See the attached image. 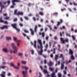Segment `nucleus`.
Returning <instances> with one entry per match:
<instances>
[{
  "mask_svg": "<svg viewBox=\"0 0 77 77\" xmlns=\"http://www.w3.org/2000/svg\"><path fill=\"white\" fill-rule=\"evenodd\" d=\"M64 32H62V33L60 32V36H62V35H64Z\"/></svg>",
  "mask_w": 77,
  "mask_h": 77,
  "instance_id": "obj_30",
  "label": "nucleus"
},
{
  "mask_svg": "<svg viewBox=\"0 0 77 77\" xmlns=\"http://www.w3.org/2000/svg\"><path fill=\"white\" fill-rule=\"evenodd\" d=\"M73 4L74 6H77V4L75 3L74 2H73Z\"/></svg>",
  "mask_w": 77,
  "mask_h": 77,
  "instance_id": "obj_52",
  "label": "nucleus"
},
{
  "mask_svg": "<svg viewBox=\"0 0 77 77\" xmlns=\"http://www.w3.org/2000/svg\"><path fill=\"white\" fill-rule=\"evenodd\" d=\"M45 32H46V31H47V30H48V28L47 27H46L45 28Z\"/></svg>",
  "mask_w": 77,
  "mask_h": 77,
  "instance_id": "obj_62",
  "label": "nucleus"
},
{
  "mask_svg": "<svg viewBox=\"0 0 77 77\" xmlns=\"http://www.w3.org/2000/svg\"><path fill=\"white\" fill-rule=\"evenodd\" d=\"M34 30L35 32H36L37 30V26L36 25L35 26V27L34 28Z\"/></svg>",
  "mask_w": 77,
  "mask_h": 77,
  "instance_id": "obj_32",
  "label": "nucleus"
},
{
  "mask_svg": "<svg viewBox=\"0 0 77 77\" xmlns=\"http://www.w3.org/2000/svg\"><path fill=\"white\" fill-rule=\"evenodd\" d=\"M6 74V72H2V74H1L0 75L2 77H5V75Z\"/></svg>",
  "mask_w": 77,
  "mask_h": 77,
  "instance_id": "obj_10",
  "label": "nucleus"
},
{
  "mask_svg": "<svg viewBox=\"0 0 77 77\" xmlns=\"http://www.w3.org/2000/svg\"><path fill=\"white\" fill-rule=\"evenodd\" d=\"M48 38H49L48 36H47L46 37L45 39L46 40H48Z\"/></svg>",
  "mask_w": 77,
  "mask_h": 77,
  "instance_id": "obj_64",
  "label": "nucleus"
},
{
  "mask_svg": "<svg viewBox=\"0 0 77 77\" xmlns=\"http://www.w3.org/2000/svg\"><path fill=\"white\" fill-rule=\"evenodd\" d=\"M38 49H39V48H40L41 50L40 51H38V53L39 54V55H42V53H43V50H42V48H43V47H39V45L38 46Z\"/></svg>",
  "mask_w": 77,
  "mask_h": 77,
  "instance_id": "obj_3",
  "label": "nucleus"
},
{
  "mask_svg": "<svg viewBox=\"0 0 77 77\" xmlns=\"http://www.w3.org/2000/svg\"><path fill=\"white\" fill-rule=\"evenodd\" d=\"M66 35L67 36H69V37H71V35H70V34H68V33H66Z\"/></svg>",
  "mask_w": 77,
  "mask_h": 77,
  "instance_id": "obj_35",
  "label": "nucleus"
},
{
  "mask_svg": "<svg viewBox=\"0 0 77 77\" xmlns=\"http://www.w3.org/2000/svg\"><path fill=\"white\" fill-rule=\"evenodd\" d=\"M13 39L14 41H17V38L15 37H13Z\"/></svg>",
  "mask_w": 77,
  "mask_h": 77,
  "instance_id": "obj_34",
  "label": "nucleus"
},
{
  "mask_svg": "<svg viewBox=\"0 0 77 77\" xmlns=\"http://www.w3.org/2000/svg\"><path fill=\"white\" fill-rule=\"evenodd\" d=\"M3 51H5V52H8V49H7V48L3 49Z\"/></svg>",
  "mask_w": 77,
  "mask_h": 77,
  "instance_id": "obj_27",
  "label": "nucleus"
},
{
  "mask_svg": "<svg viewBox=\"0 0 77 77\" xmlns=\"http://www.w3.org/2000/svg\"><path fill=\"white\" fill-rule=\"evenodd\" d=\"M48 64L49 67H51V66H53L54 63L53 62H52L51 61H50Z\"/></svg>",
  "mask_w": 77,
  "mask_h": 77,
  "instance_id": "obj_8",
  "label": "nucleus"
},
{
  "mask_svg": "<svg viewBox=\"0 0 77 77\" xmlns=\"http://www.w3.org/2000/svg\"><path fill=\"white\" fill-rule=\"evenodd\" d=\"M34 44L33 45L34 47L35 48H36V41H35L34 42Z\"/></svg>",
  "mask_w": 77,
  "mask_h": 77,
  "instance_id": "obj_16",
  "label": "nucleus"
},
{
  "mask_svg": "<svg viewBox=\"0 0 77 77\" xmlns=\"http://www.w3.org/2000/svg\"><path fill=\"white\" fill-rule=\"evenodd\" d=\"M59 57V55L57 54L55 56L54 59L55 60L57 61V59H58V58Z\"/></svg>",
  "mask_w": 77,
  "mask_h": 77,
  "instance_id": "obj_12",
  "label": "nucleus"
},
{
  "mask_svg": "<svg viewBox=\"0 0 77 77\" xmlns=\"http://www.w3.org/2000/svg\"><path fill=\"white\" fill-rule=\"evenodd\" d=\"M38 42L39 43L40 45V47H43L42 45V42H41V40H38Z\"/></svg>",
  "mask_w": 77,
  "mask_h": 77,
  "instance_id": "obj_11",
  "label": "nucleus"
},
{
  "mask_svg": "<svg viewBox=\"0 0 77 77\" xmlns=\"http://www.w3.org/2000/svg\"><path fill=\"white\" fill-rule=\"evenodd\" d=\"M30 31L31 32V35H34V32H33V31L32 29H30Z\"/></svg>",
  "mask_w": 77,
  "mask_h": 77,
  "instance_id": "obj_22",
  "label": "nucleus"
},
{
  "mask_svg": "<svg viewBox=\"0 0 77 77\" xmlns=\"http://www.w3.org/2000/svg\"><path fill=\"white\" fill-rule=\"evenodd\" d=\"M64 68V65L63 64H61V69H63Z\"/></svg>",
  "mask_w": 77,
  "mask_h": 77,
  "instance_id": "obj_19",
  "label": "nucleus"
},
{
  "mask_svg": "<svg viewBox=\"0 0 77 77\" xmlns=\"http://www.w3.org/2000/svg\"><path fill=\"white\" fill-rule=\"evenodd\" d=\"M1 68L2 69H5L6 68V66H2L1 67Z\"/></svg>",
  "mask_w": 77,
  "mask_h": 77,
  "instance_id": "obj_48",
  "label": "nucleus"
},
{
  "mask_svg": "<svg viewBox=\"0 0 77 77\" xmlns=\"http://www.w3.org/2000/svg\"><path fill=\"white\" fill-rule=\"evenodd\" d=\"M12 5H16V4H15V2H18V3H20V0H12Z\"/></svg>",
  "mask_w": 77,
  "mask_h": 77,
  "instance_id": "obj_5",
  "label": "nucleus"
},
{
  "mask_svg": "<svg viewBox=\"0 0 77 77\" xmlns=\"http://www.w3.org/2000/svg\"><path fill=\"white\" fill-rule=\"evenodd\" d=\"M22 68L23 69H25L26 70H27V69H29V68H28V67L25 66H22Z\"/></svg>",
  "mask_w": 77,
  "mask_h": 77,
  "instance_id": "obj_23",
  "label": "nucleus"
},
{
  "mask_svg": "<svg viewBox=\"0 0 77 77\" xmlns=\"http://www.w3.org/2000/svg\"><path fill=\"white\" fill-rule=\"evenodd\" d=\"M22 34L24 36H26V38H27V39H30V38H29V36H27L26 34H25L24 33H23Z\"/></svg>",
  "mask_w": 77,
  "mask_h": 77,
  "instance_id": "obj_18",
  "label": "nucleus"
},
{
  "mask_svg": "<svg viewBox=\"0 0 77 77\" xmlns=\"http://www.w3.org/2000/svg\"><path fill=\"white\" fill-rule=\"evenodd\" d=\"M40 68L42 70H43V68H42V67L41 66H40Z\"/></svg>",
  "mask_w": 77,
  "mask_h": 77,
  "instance_id": "obj_61",
  "label": "nucleus"
},
{
  "mask_svg": "<svg viewBox=\"0 0 77 77\" xmlns=\"http://www.w3.org/2000/svg\"><path fill=\"white\" fill-rule=\"evenodd\" d=\"M71 60H70L69 61H67L66 62V64H68V63H71Z\"/></svg>",
  "mask_w": 77,
  "mask_h": 77,
  "instance_id": "obj_37",
  "label": "nucleus"
},
{
  "mask_svg": "<svg viewBox=\"0 0 77 77\" xmlns=\"http://www.w3.org/2000/svg\"><path fill=\"white\" fill-rule=\"evenodd\" d=\"M24 18L26 20H27V21L29 20V18L28 17H27L25 16L24 17Z\"/></svg>",
  "mask_w": 77,
  "mask_h": 77,
  "instance_id": "obj_28",
  "label": "nucleus"
},
{
  "mask_svg": "<svg viewBox=\"0 0 77 77\" xmlns=\"http://www.w3.org/2000/svg\"><path fill=\"white\" fill-rule=\"evenodd\" d=\"M21 63H23V64H26V62L22 61Z\"/></svg>",
  "mask_w": 77,
  "mask_h": 77,
  "instance_id": "obj_45",
  "label": "nucleus"
},
{
  "mask_svg": "<svg viewBox=\"0 0 77 77\" xmlns=\"http://www.w3.org/2000/svg\"><path fill=\"white\" fill-rule=\"evenodd\" d=\"M39 14L41 15H42V16L44 15V13H43V12L41 11H40L39 13Z\"/></svg>",
  "mask_w": 77,
  "mask_h": 77,
  "instance_id": "obj_29",
  "label": "nucleus"
},
{
  "mask_svg": "<svg viewBox=\"0 0 77 77\" xmlns=\"http://www.w3.org/2000/svg\"><path fill=\"white\" fill-rule=\"evenodd\" d=\"M16 5H13L11 6V8H14V6H15Z\"/></svg>",
  "mask_w": 77,
  "mask_h": 77,
  "instance_id": "obj_58",
  "label": "nucleus"
},
{
  "mask_svg": "<svg viewBox=\"0 0 77 77\" xmlns=\"http://www.w3.org/2000/svg\"><path fill=\"white\" fill-rule=\"evenodd\" d=\"M48 44H46V45L45 46V48H48Z\"/></svg>",
  "mask_w": 77,
  "mask_h": 77,
  "instance_id": "obj_53",
  "label": "nucleus"
},
{
  "mask_svg": "<svg viewBox=\"0 0 77 77\" xmlns=\"http://www.w3.org/2000/svg\"><path fill=\"white\" fill-rule=\"evenodd\" d=\"M17 20V18H16L13 20V21L14 22H16Z\"/></svg>",
  "mask_w": 77,
  "mask_h": 77,
  "instance_id": "obj_42",
  "label": "nucleus"
},
{
  "mask_svg": "<svg viewBox=\"0 0 77 77\" xmlns=\"http://www.w3.org/2000/svg\"><path fill=\"white\" fill-rule=\"evenodd\" d=\"M10 66H12L13 67H14V68L15 66L14 65V63H10Z\"/></svg>",
  "mask_w": 77,
  "mask_h": 77,
  "instance_id": "obj_33",
  "label": "nucleus"
},
{
  "mask_svg": "<svg viewBox=\"0 0 77 77\" xmlns=\"http://www.w3.org/2000/svg\"><path fill=\"white\" fill-rule=\"evenodd\" d=\"M60 22H57V26H59L60 24H62V23H63V20L62 19H60Z\"/></svg>",
  "mask_w": 77,
  "mask_h": 77,
  "instance_id": "obj_6",
  "label": "nucleus"
},
{
  "mask_svg": "<svg viewBox=\"0 0 77 77\" xmlns=\"http://www.w3.org/2000/svg\"><path fill=\"white\" fill-rule=\"evenodd\" d=\"M32 19L34 21H36V18L35 17H33Z\"/></svg>",
  "mask_w": 77,
  "mask_h": 77,
  "instance_id": "obj_56",
  "label": "nucleus"
},
{
  "mask_svg": "<svg viewBox=\"0 0 77 77\" xmlns=\"http://www.w3.org/2000/svg\"><path fill=\"white\" fill-rule=\"evenodd\" d=\"M15 29H16L17 32H19L20 31V29L17 28H16Z\"/></svg>",
  "mask_w": 77,
  "mask_h": 77,
  "instance_id": "obj_43",
  "label": "nucleus"
},
{
  "mask_svg": "<svg viewBox=\"0 0 77 77\" xmlns=\"http://www.w3.org/2000/svg\"><path fill=\"white\" fill-rule=\"evenodd\" d=\"M17 9H16L14 11V15H17Z\"/></svg>",
  "mask_w": 77,
  "mask_h": 77,
  "instance_id": "obj_24",
  "label": "nucleus"
},
{
  "mask_svg": "<svg viewBox=\"0 0 77 77\" xmlns=\"http://www.w3.org/2000/svg\"><path fill=\"white\" fill-rule=\"evenodd\" d=\"M58 77H62V75H61V73H59L58 74Z\"/></svg>",
  "mask_w": 77,
  "mask_h": 77,
  "instance_id": "obj_39",
  "label": "nucleus"
},
{
  "mask_svg": "<svg viewBox=\"0 0 77 77\" xmlns=\"http://www.w3.org/2000/svg\"><path fill=\"white\" fill-rule=\"evenodd\" d=\"M0 23H4V24H8V22L7 21H4L2 20V17H1L0 18Z\"/></svg>",
  "mask_w": 77,
  "mask_h": 77,
  "instance_id": "obj_7",
  "label": "nucleus"
},
{
  "mask_svg": "<svg viewBox=\"0 0 77 77\" xmlns=\"http://www.w3.org/2000/svg\"><path fill=\"white\" fill-rule=\"evenodd\" d=\"M58 14V13L57 12H55L53 14L54 15H57Z\"/></svg>",
  "mask_w": 77,
  "mask_h": 77,
  "instance_id": "obj_55",
  "label": "nucleus"
},
{
  "mask_svg": "<svg viewBox=\"0 0 77 77\" xmlns=\"http://www.w3.org/2000/svg\"><path fill=\"white\" fill-rule=\"evenodd\" d=\"M47 26H48V27H49V28L50 30H51L52 28H51V26L48 25Z\"/></svg>",
  "mask_w": 77,
  "mask_h": 77,
  "instance_id": "obj_46",
  "label": "nucleus"
},
{
  "mask_svg": "<svg viewBox=\"0 0 77 77\" xmlns=\"http://www.w3.org/2000/svg\"><path fill=\"white\" fill-rule=\"evenodd\" d=\"M51 77H56L55 72H53L51 74Z\"/></svg>",
  "mask_w": 77,
  "mask_h": 77,
  "instance_id": "obj_14",
  "label": "nucleus"
},
{
  "mask_svg": "<svg viewBox=\"0 0 77 77\" xmlns=\"http://www.w3.org/2000/svg\"><path fill=\"white\" fill-rule=\"evenodd\" d=\"M50 56L51 57V58H53V55L52 54H51Z\"/></svg>",
  "mask_w": 77,
  "mask_h": 77,
  "instance_id": "obj_57",
  "label": "nucleus"
},
{
  "mask_svg": "<svg viewBox=\"0 0 77 77\" xmlns=\"http://www.w3.org/2000/svg\"><path fill=\"white\" fill-rule=\"evenodd\" d=\"M56 49L55 48H54L53 49V54H55L56 53Z\"/></svg>",
  "mask_w": 77,
  "mask_h": 77,
  "instance_id": "obj_41",
  "label": "nucleus"
},
{
  "mask_svg": "<svg viewBox=\"0 0 77 77\" xmlns=\"http://www.w3.org/2000/svg\"><path fill=\"white\" fill-rule=\"evenodd\" d=\"M23 15V12H18L17 13V15Z\"/></svg>",
  "mask_w": 77,
  "mask_h": 77,
  "instance_id": "obj_13",
  "label": "nucleus"
},
{
  "mask_svg": "<svg viewBox=\"0 0 77 77\" xmlns=\"http://www.w3.org/2000/svg\"><path fill=\"white\" fill-rule=\"evenodd\" d=\"M11 73H8V76H11Z\"/></svg>",
  "mask_w": 77,
  "mask_h": 77,
  "instance_id": "obj_60",
  "label": "nucleus"
},
{
  "mask_svg": "<svg viewBox=\"0 0 77 77\" xmlns=\"http://www.w3.org/2000/svg\"><path fill=\"white\" fill-rule=\"evenodd\" d=\"M60 41L62 44H65V42H68L69 40L68 38H66L65 40H64V39L63 38H60Z\"/></svg>",
  "mask_w": 77,
  "mask_h": 77,
  "instance_id": "obj_2",
  "label": "nucleus"
},
{
  "mask_svg": "<svg viewBox=\"0 0 77 77\" xmlns=\"http://www.w3.org/2000/svg\"><path fill=\"white\" fill-rule=\"evenodd\" d=\"M7 3H8V5H10V3H11V1H10L9 0H8L7 1Z\"/></svg>",
  "mask_w": 77,
  "mask_h": 77,
  "instance_id": "obj_51",
  "label": "nucleus"
},
{
  "mask_svg": "<svg viewBox=\"0 0 77 77\" xmlns=\"http://www.w3.org/2000/svg\"><path fill=\"white\" fill-rule=\"evenodd\" d=\"M63 74H64V75H66V71H63Z\"/></svg>",
  "mask_w": 77,
  "mask_h": 77,
  "instance_id": "obj_54",
  "label": "nucleus"
},
{
  "mask_svg": "<svg viewBox=\"0 0 77 77\" xmlns=\"http://www.w3.org/2000/svg\"><path fill=\"white\" fill-rule=\"evenodd\" d=\"M23 30L25 33H29V32L28 30L26 29H24Z\"/></svg>",
  "mask_w": 77,
  "mask_h": 77,
  "instance_id": "obj_31",
  "label": "nucleus"
},
{
  "mask_svg": "<svg viewBox=\"0 0 77 77\" xmlns=\"http://www.w3.org/2000/svg\"><path fill=\"white\" fill-rule=\"evenodd\" d=\"M42 35L43 38H44L45 36V34H44V32H42Z\"/></svg>",
  "mask_w": 77,
  "mask_h": 77,
  "instance_id": "obj_47",
  "label": "nucleus"
},
{
  "mask_svg": "<svg viewBox=\"0 0 77 77\" xmlns=\"http://www.w3.org/2000/svg\"><path fill=\"white\" fill-rule=\"evenodd\" d=\"M44 63L45 64H46V63H47V60H44Z\"/></svg>",
  "mask_w": 77,
  "mask_h": 77,
  "instance_id": "obj_63",
  "label": "nucleus"
},
{
  "mask_svg": "<svg viewBox=\"0 0 77 77\" xmlns=\"http://www.w3.org/2000/svg\"><path fill=\"white\" fill-rule=\"evenodd\" d=\"M60 58H61L62 57V60L63 61L64 60V57L63 56V55L62 54H60Z\"/></svg>",
  "mask_w": 77,
  "mask_h": 77,
  "instance_id": "obj_17",
  "label": "nucleus"
},
{
  "mask_svg": "<svg viewBox=\"0 0 77 77\" xmlns=\"http://www.w3.org/2000/svg\"><path fill=\"white\" fill-rule=\"evenodd\" d=\"M72 38L73 39V41H75V38L74 37V36L72 35Z\"/></svg>",
  "mask_w": 77,
  "mask_h": 77,
  "instance_id": "obj_44",
  "label": "nucleus"
},
{
  "mask_svg": "<svg viewBox=\"0 0 77 77\" xmlns=\"http://www.w3.org/2000/svg\"><path fill=\"white\" fill-rule=\"evenodd\" d=\"M18 56H23V54L21 53H19L18 54Z\"/></svg>",
  "mask_w": 77,
  "mask_h": 77,
  "instance_id": "obj_50",
  "label": "nucleus"
},
{
  "mask_svg": "<svg viewBox=\"0 0 77 77\" xmlns=\"http://www.w3.org/2000/svg\"><path fill=\"white\" fill-rule=\"evenodd\" d=\"M3 27H4V28L5 29H8V26L6 25H4L3 26Z\"/></svg>",
  "mask_w": 77,
  "mask_h": 77,
  "instance_id": "obj_36",
  "label": "nucleus"
},
{
  "mask_svg": "<svg viewBox=\"0 0 77 77\" xmlns=\"http://www.w3.org/2000/svg\"><path fill=\"white\" fill-rule=\"evenodd\" d=\"M0 5H1V6L2 8H5V6L2 5V2H0Z\"/></svg>",
  "mask_w": 77,
  "mask_h": 77,
  "instance_id": "obj_26",
  "label": "nucleus"
},
{
  "mask_svg": "<svg viewBox=\"0 0 77 77\" xmlns=\"http://www.w3.org/2000/svg\"><path fill=\"white\" fill-rule=\"evenodd\" d=\"M54 68H52L51 67H50L49 68V70H50L51 71H52V72H53V71H54Z\"/></svg>",
  "mask_w": 77,
  "mask_h": 77,
  "instance_id": "obj_15",
  "label": "nucleus"
},
{
  "mask_svg": "<svg viewBox=\"0 0 77 77\" xmlns=\"http://www.w3.org/2000/svg\"><path fill=\"white\" fill-rule=\"evenodd\" d=\"M11 26L14 28V29H16L17 28V23H14L13 24H12Z\"/></svg>",
  "mask_w": 77,
  "mask_h": 77,
  "instance_id": "obj_9",
  "label": "nucleus"
},
{
  "mask_svg": "<svg viewBox=\"0 0 77 77\" xmlns=\"http://www.w3.org/2000/svg\"><path fill=\"white\" fill-rule=\"evenodd\" d=\"M42 56H43V57H44V58H46V57H47L46 55H42Z\"/></svg>",
  "mask_w": 77,
  "mask_h": 77,
  "instance_id": "obj_59",
  "label": "nucleus"
},
{
  "mask_svg": "<svg viewBox=\"0 0 77 77\" xmlns=\"http://www.w3.org/2000/svg\"><path fill=\"white\" fill-rule=\"evenodd\" d=\"M69 54L71 55V58L72 60L75 59V58H74V57L73 56V51L71 49H70L69 50Z\"/></svg>",
  "mask_w": 77,
  "mask_h": 77,
  "instance_id": "obj_4",
  "label": "nucleus"
},
{
  "mask_svg": "<svg viewBox=\"0 0 77 77\" xmlns=\"http://www.w3.org/2000/svg\"><path fill=\"white\" fill-rule=\"evenodd\" d=\"M26 72H27V71H26V72H25L23 71L22 72V74L23 75H25V74H26Z\"/></svg>",
  "mask_w": 77,
  "mask_h": 77,
  "instance_id": "obj_38",
  "label": "nucleus"
},
{
  "mask_svg": "<svg viewBox=\"0 0 77 77\" xmlns=\"http://www.w3.org/2000/svg\"><path fill=\"white\" fill-rule=\"evenodd\" d=\"M11 45L14 50V51L13 52L15 54L17 53V48L15 46V44L14 43H11Z\"/></svg>",
  "mask_w": 77,
  "mask_h": 77,
  "instance_id": "obj_1",
  "label": "nucleus"
},
{
  "mask_svg": "<svg viewBox=\"0 0 77 77\" xmlns=\"http://www.w3.org/2000/svg\"><path fill=\"white\" fill-rule=\"evenodd\" d=\"M17 47H20V46L19 43H18V42L17 43Z\"/></svg>",
  "mask_w": 77,
  "mask_h": 77,
  "instance_id": "obj_49",
  "label": "nucleus"
},
{
  "mask_svg": "<svg viewBox=\"0 0 77 77\" xmlns=\"http://www.w3.org/2000/svg\"><path fill=\"white\" fill-rule=\"evenodd\" d=\"M14 68H15V69H19V66H18L17 67H16L15 66H14Z\"/></svg>",
  "mask_w": 77,
  "mask_h": 77,
  "instance_id": "obj_40",
  "label": "nucleus"
},
{
  "mask_svg": "<svg viewBox=\"0 0 77 77\" xmlns=\"http://www.w3.org/2000/svg\"><path fill=\"white\" fill-rule=\"evenodd\" d=\"M6 39L8 40H11L12 38L11 37H6Z\"/></svg>",
  "mask_w": 77,
  "mask_h": 77,
  "instance_id": "obj_21",
  "label": "nucleus"
},
{
  "mask_svg": "<svg viewBox=\"0 0 77 77\" xmlns=\"http://www.w3.org/2000/svg\"><path fill=\"white\" fill-rule=\"evenodd\" d=\"M9 18H10V17L8 16H6V17L4 18L5 20H8Z\"/></svg>",
  "mask_w": 77,
  "mask_h": 77,
  "instance_id": "obj_20",
  "label": "nucleus"
},
{
  "mask_svg": "<svg viewBox=\"0 0 77 77\" xmlns=\"http://www.w3.org/2000/svg\"><path fill=\"white\" fill-rule=\"evenodd\" d=\"M43 72L45 74H48V72H47V70L46 69L43 70Z\"/></svg>",
  "mask_w": 77,
  "mask_h": 77,
  "instance_id": "obj_25",
  "label": "nucleus"
}]
</instances>
